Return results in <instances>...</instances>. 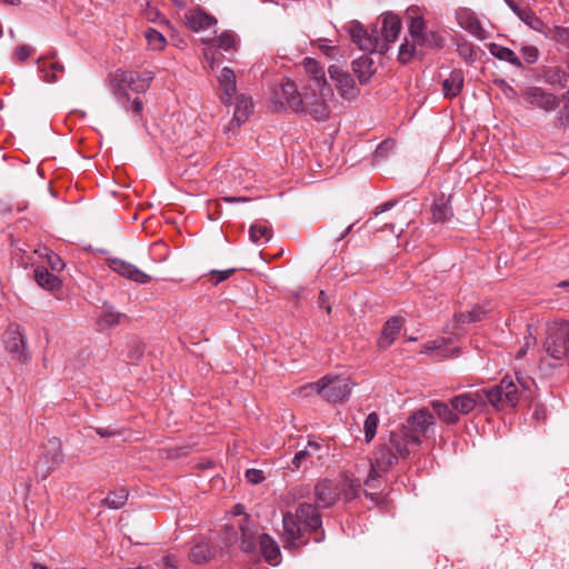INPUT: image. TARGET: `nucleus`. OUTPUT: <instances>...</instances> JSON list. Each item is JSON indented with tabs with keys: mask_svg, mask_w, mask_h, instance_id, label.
Returning <instances> with one entry per match:
<instances>
[{
	"mask_svg": "<svg viewBox=\"0 0 569 569\" xmlns=\"http://www.w3.org/2000/svg\"><path fill=\"white\" fill-rule=\"evenodd\" d=\"M244 476L247 481L252 485H258L264 479L263 472L259 469H248Z\"/></svg>",
	"mask_w": 569,
	"mask_h": 569,
	"instance_id": "54",
	"label": "nucleus"
},
{
	"mask_svg": "<svg viewBox=\"0 0 569 569\" xmlns=\"http://www.w3.org/2000/svg\"><path fill=\"white\" fill-rule=\"evenodd\" d=\"M36 63L39 67V73L42 81L48 83H54L59 79V74L63 73L64 67L60 62H44L43 58H38Z\"/></svg>",
	"mask_w": 569,
	"mask_h": 569,
	"instance_id": "29",
	"label": "nucleus"
},
{
	"mask_svg": "<svg viewBox=\"0 0 569 569\" xmlns=\"http://www.w3.org/2000/svg\"><path fill=\"white\" fill-rule=\"evenodd\" d=\"M253 103L250 97L241 94L237 98L233 118L231 120L232 126H241L246 122L252 112Z\"/></svg>",
	"mask_w": 569,
	"mask_h": 569,
	"instance_id": "30",
	"label": "nucleus"
},
{
	"mask_svg": "<svg viewBox=\"0 0 569 569\" xmlns=\"http://www.w3.org/2000/svg\"><path fill=\"white\" fill-rule=\"evenodd\" d=\"M379 425V416L376 412H371L367 416L363 422L365 440L370 442L376 433Z\"/></svg>",
	"mask_w": 569,
	"mask_h": 569,
	"instance_id": "44",
	"label": "nucleus"
},
{
	"mask_svg": "<svg viewBox=\"0 0 569 569\" xmlns=\"http://www.w3.org/2000/svg\"><path fill=\"white\" fill-rule=\"evenodd\" d=\"M520 52L528 64H533L539 59V50L535 46H522Z\"/></svg>",
	"mask_w": 569,
	"mask_h": 569,
	"instance_id": "46",
	"label": "nucleus"
},
{
	"mask_svg": "<svg viewBox=\"0 0 569 569\" xmlns=\"http://www.w3.org/2000/svg\"><path fill=\"white\" fill-rule=\"evenodd\" d=\"M277 101L281 108H289L293 111H302L308 113L306 101V91L303 96L299 93L297 86L290 79H284L281 82L280 89L274 92Z\"/></svg>",
	"mask_w": 569,
	"mask_h": 569,
	"instance_id": "10",
	"label": "nucleus"
},
{
	"mask_svg": "<svg viewBox=\"0 0 569 569\" xmlns=\"http://www.w3.org/2000/svg\"><path fill=\"white\" fill-rule=\"evenodd\" d=\"M143 355V347L141 343H133L128 352L129 360L133 363L140 360Z\"/></svg>",
	"mask_w": 569,
	"mask_h": 569,
	"instance_id": "56",
	"label": "nucleus"
},
{
	"mask_svg": "<svg viewBox=\"0 0 569 569\" xmlns=\"http://www.w3.org/2000/svg\"><path fill=\"white\" fill-rule=\"evenodd\" d=\"M416 46L409 44L408 41L402 43L399 48L398 58L402 63H407L415 56Z\"/></svg>",
	"mask_w": 569,
	"mask_h": 569,
	"instance_id": "49",
	"label": "nucleus"
},
{
	"mask_svg": "<svg viewBox=\"0 0 569 569\" xmlns=\"http://www.w3.org/2000/svg\"><path fill=\"white\" fill-rule=\"evenodd\" d=\"M543 346L549 357L556 360H569V321L550 322Z\"/></svg>",
	"mask_w": 569,
	"mask_h": 569,
	"instance_id": "6",
	"label": "nucleus"
},
{
	"mask_svg": "<svg viewBox=\"0 0 569 569\" xmlns=\"http://www.w3.org/2000/svg\"><path fill=\"white\" fill-rule=\"evenodd\" d=\"M238 540V529L233 526H224L222 531V541L227 546L233 545Z\"/></svg>",
	"mask_w": 569,
	"mask_h": 569,
	"instance_id": "52",
	"label": "nucleus"
},
{
	"mask_svg": "<svg viewBox=\"0 0 569 569\" xmlns=\"http://www.w3.org/2000/svg\"><path fill=\"white\" fill-rule=\"evenodd\" d=\"M519 19L535 31L542 33L546 30L547 24L529 8L521 12Z\"/></svg>",
	"mask_w": 569,
	"mask_h": 569,
	"instance_id": "42",
	"label": "nucleus"
},
{
	"mask_svg": "<svg viewBox=\"0 0 569 569\" xmlns=\"http://www.w3.org/2000/svg\"><path fill=\"white\" fill-rule=\"evenodd\" d=\"M154 78V73L149 70L138 72L133 70H121L118 69L109 76V89L122 108H128L129 93L131 90L136 93L146 92L151 81Z\"/></svg>",
	"mask_w": 569,
	"mask_h": 569,
	"instance_id": "4",
	"label": "nucleus"
},
{
	"mask_svg": "<svg viewBox=\"0 0 569 569\" xmlns=\"http://www.w3.org/2000/svg\"><path fill=\"white\" fill-rule=\"evenodd\" d=\"M373 64L375 62L372 58H370L367 54H363L352 61V71L355 72L361 84L368 83L373 73L376 72Z\"/></svg>",
	"mask_w": 569,
	"mask_h": 569,
	"instance_id": "27",
	"label": "nucleus"
},
{
	"mask_svg": "<svg viewBox=\"0 0 569 569\" xmlns=\"http://www.w3.org/2000/svg\"><path fill=\"white\" fill-rule=\"evenodd\" d=\"M428 38L423 42H417L418 44H427L429 47L441 48L442 39L435 32H428Z\"/></svg>",
	"mask_w": 569,
	"mask_h": 569,
	"instance_id": "57",
	"label": "nucleus"
},
{
	"mask_svg": "<svg viewBox=\"0 0 569 569\" xmlns=\"http://www.w3.org/2000/svg\"><path fill=\"white\" fill-rule=\"evenodd\" d=\"M320 50L325 56L331 59H335L339 52L337 47L328 44H321Z\"/></svg>",
	"mask_w": 569,
	"mask_h": 569,
	"instance_id": "60",
	"label": "nucleus"
},
{
	"mask_svg": "<svg viewBox=\"0 0 569 569\" xmlns=\"http://www.w3.org/2000/svg\"><path fill=\"white\" fill-rule=\"evenodd\" d=\"M418 7H410L407 10V17L410 19L409 33L415 43L423 42L427 40L428 32L425 31V20L422 16L418 13Z\"/></svg>",
	"mask_w": 569,
	"mask_h": 569,
	"instance_id": "25",
	"label": "nucleus"
},
{
	"mask_svg": "<svg viewBox=\"0 0 569 569\" xmlns=\"http://www.w3.org/2000/svg\"><path fill=\"white\" fill-rule=\"evenodd\" d=\"M342 493L341 483L336 480L322 479L315 486L316 506L330 508L340 499Z\"/></svg>",
	"mask_w": 569,
	"mask_h": 569,
	"instance_id": "12",
	"label": "nucleus"
},
{
	"mask_svg": "<svg viewBox=\"0 0 569 569\" xmlns=\"http://www.w3.org/2000/svg\"><path fill=\"white\" fill-rule=\"evenodd\" d=\"M3 342L7 351L18 361L28 362L31 358L28 350L27 337L19 323H10L3 332Z\"/></svg>",
	"mask_w": 569,
	"mask_h": 569,
	"instance_id": "8",
	"label": "nucleus"
},
{
	"mask_svg": "<svg viewBox=\"0 0 569 569\" xmlns=\"http://www.w3.org/2000/svg\"><path fill=\"white\" fill-rule=\"evenodd\" d=\"M396 203H397L396 200H389V201H386V202L379 204L378 207H376V209L373 211V216H379L382 212L391 210L396 206Z\"/></svg>",
	"mask_w": 569,
	"mask_h": 569,
	"instance_id": "58",
	"label": "nucleus"
},
{
	"mask_svg": "<svg viewBox=\"0 0 569 569\" xmlns=\"http://www.w3.org/2000/svg\"><path fill=\"white\" fill-rule=\"evenodd\" d=\"M465 84V73L461 69H453L442 81V94L446 99L458 97Z\"/></svg>",
	"mask_w": 569,
	"mask_h": 569,
	"instance_id": "24",
	"label": "nucleus"
},
{
	"mask_svg": "<svg viewBox=\"0 0 569 569\" xmlns=\"http://www.w3.org/2000/svg\"><path fill=\"white\" fill-rule=\"evenodd\" d=\"M107 264L112 271L117 272L119 276L131 281H134L137 283L144 284L151 280V277L149 274L140 270L134 264L120 258H108Z\"/></svg>",
	"mask_w": 569,
	"mask_h": 569,
	"instance_id": "15",
	"label": "nucleus"
},
{
	"mask_svg": "<svg viewBox=\"0 0 569 569\" xmlns=\"http://www.w3.org/2000/svg\"><path fill=\"white\" fill-rule=\"evenodd\" d=\"M518 403V390L509 376L503 377L499 383L491 388L463 392L450 399L457 415H468L477 407L491 405L496 409L516 407Z\"/></svg>",
	"mask_w": 569,
	"mask_h": 569,
	"instance_id": "2",
	"label": "nucleus"
},
{
	"mask_svg": "<svg viewBox=\"0 0 569 569\" xmlns=\"http://www.w3.org/2000/svg\"><path fill=\"white\" fill-rule=\"evenodd\" d=\"M351 41L362 51L375 52L380 47V37L378 31V24L373 26L370 31L358 21H351L346 27Z\"/></svg>",
	"mask_w": 569,
	"mask_h": 569,
	"instance_id": "9",
	"label": "nucleus"
},
{
	"mask_svg": "<svg viewBox=\"0 0 569 569\" xmlns=\"http://www.w3.org/2000/svg\"><path fill=\"white\" fill-rule=\"evenodd\" d=\"M405 319L401 316H392L386 320L382 326L377 346L381 350H386L392 346L397 337L403 328Z\"/></svg>",
	"mask_w": 569,
	"mask_h": 569,
	"instance_id": "18",
	"label": "nucleus"
},
{
	"mask_svg": "<svg viewBox=\"0 0 569 569\" xmlns=\"http://www.w3.org/2000/svg\"><path fill=\"white\" fill-rule=\"evenodd\" d=\"M446 338H437L435 340H430L426 342L422 347L421 352L426 355H430L435 351H438L442 348V346L446 343Z\"/></svg>",
	"mask_w": 569,
	"mask_h": 569,
	"instance_id": "53",
	"label": "nucleus"
},
{
	"mask_svg": "<svg viewBox=\"0 0 569 569\" xmlns=\"http://www.w3.org/2000/svg\"><path fill=\"white\" fill-rule=\"evenodd\" d=\"M338 482L341 483V487H342L341 496H343L346 501H351L359 496L360 490H361V485L358 480L345 479V480H341Z\"/></svg>",
	"mask_w": 569,
	"mask_h": 569,
	"instance_id": "43",
	"label": "nucleus"
},
{
	"mask_svg": "<svg viewBox=\"0 0 569 569\" xmlns=\"http://www.w3.org/2000/svg\"><path fill=\"white\" fill-rule=\"evenodd\" d=\"M236 271V269L231 268V269H227V270H211L209 272V281L217 286L218 283L227 280L231 274H233V272Z\"/></svg>",
	"mask_w": 569,
	"mask_h": 569,
	"instance_id": "48",
	"label": "nucleus"
},
{
	"mask_svg": "<svg viewBox=\"0 0 569 569\" xmlns=\"http://www.w3.org/2000/svg\"><path fill=\"white\" fill-rule=\"evenodd\" d=\"M272 236V230L267 224L254 223L249 229L250 240L254 243L268 241Z\"/></svg>",
	"mask_w": 569,
	"mask_h": 569,
	"instance_id": "41",
	"label": "nucleus"
},
{
	"mask_svg": "<svg viewBox=\"0 0 569 569\" xmlns=\"http://www.w3.org/2000/svg\"><path fill=\"white\" fill-rule=\"evenodd\" d=\"M50 264L53 270H62L64 267V263L61 261V259L58 256H54L53 259H50Z\"/></svg>",
	"mask_w": 569,
	"mask_h": 569,
	"instance_id": "63",
	"label": "nucleus"
},
{
	"mask_svg": "<svg viewBox=\"0 0 569 569\" xmlns=\"http://www.w3.org/2000/svg\"><path fill=\"white\" fill-rule=\"evenodd\" d=\"M146 39L148 41V44L153 50H161V49H163V47L166 44V38L163 37V34L161 32H159L158 30L152 29V28H149L146 31Z\"/></svg>",
	"mask_w": 569,
	"mask_h": 569,
	"instance_id": "45",
	"label": "nucleus"
},
{
	"mask_svg": "<svg viewBox=\"0 0 569 569\" xmlns=\"http://www.w3.org/2000/svg\"><path fill=\"white\" fill-rule=\"evenodd\" d=\"M509 8L520 18L521 12H525L527 8L519 7L515 1H508Z\"/></svg>",
	"mask_w": 569,
	"mask_h": 569,
	"instance_id": "64",
	"label": "nucleus"
},
{
	"mask_svg": "<svg viewBox=\"0 0 569 569\" xmlns=\"http://www.w3.org/2000/svg\"><path fill=\"white\" fill-rule=\"evenodd\" d=\"M431 407L437 417L447 425H456L459 422V416L455 411L450 402L432 401Z\"/></svg>",
	"mask_w": 569,
	"mask_h": 569,
	"instance_id": "34",
	"label": "nucleus"
},
{
	"mask_svg": "<svg viewBox=\"0 0 569 569\" xmlns=\"http://www.w3.org/2000/svg\"><path fill=\"white\" fill-rule=\"evenodd\" d=\"M127 318V315L121 313L113 309L112 307H107L103 309L102 313L98 319V323L102 328H112L121 323L123 319Z\"/></svg>",
	"mask_w": 569,
	"mask_h": 569,
	"instance_id": "38",
	"label": "nucleus"
},
{
	"mask_svg": "<svg viewBox=\"0 0 569 569\" xmlns=\"http://www.w3.org/2000/svg\"><path fill=\"white\" fill-rule=\"evenodd\" d=\"M316 393L330 403L348 400L351 393L350 379L347 377L326 375L316 382L302 386L299 395L310 396Z\"/></svg>",
	"mask_w": 569,
	"mask_h": 569,
	"instance_id": "5",
	"label": "nucleus"
},
{
	"mask_svg": "<svg viewBox=\"0 0 569 569\" xmlns=\"http://www.w3.org/2000/svg\"><path fill=\"white\" fill-rule=\"evenodd\" d=\"M331 80L336 82V87L340 94L346 99L356 97L355 81L351 76L339 66H330L328 69Z\"/></svg>",
	"mask_w": 569,
	"mask_h": 569,
	"instance_id": "19",
	"label": "nucleus"
},
{
	"mask_svg": "<svg viewBox=\"0 0 569 569\" xmlns=\"http://www.w3.org/2000/svg\"><path fill=\"white\" fill-rule=\"evenodd\" d=\"M487 305H475L468 311H460L455 315V320L458 323H476L481 321L489 312Z\"/></svg>",
	"mask_w": 569,
	"mask_h": 569,
	"instance_id": "31",
	"label": "nucleus"
},
{
	"mask_svg": "<svg viewBox=\"0 0 569 569\" xmlns=\"http://www.w3.org/2000/svg\"><path fill=\"white\" fill-rule=\"evenodd\" d=\"M398 459L399 457L391 450V447L383 443L375 451L370 469L376 473H385Z\"/></svg>",
	"mask_w": 569,
	"mask_h": 569,
	"instance_id": "20",
	"label": "nucleus"
},
{
	"mask_svg": "<svg viewBox=\"0 0 569 569\" xmlns=\"http://www.w3.org/2000/svg\"><path fill=\"white\" fill-rule=\"evenodd\" d=\"M516 378H517L518 383L521 387V390H520L518 388L517 383L513 382L516 388H517V390H518V400H519L520 397H522L525 395V392L530 391L531 387L535 386V381L530 377H519V376H517ZM512 381H515V380L512 379Z\"/></svg>",
	"mask_w": 569,
	"mask_h": 569,
	"instance_id": "50",
	"label": "nucleus"
},
{
	"mask_svg": "<svg viewBox=\"0 0 569 569\" xmlns=\"http://www.w3.org/2000/svg\"><path fill=\"white\" fill-rule=\"evenodd\" d=\"M435 425V417L428 408H421L413 412L408 419L403 428H408L412 435L420 436L427 435L428 430Z\"/></svg>",
	"mask_w": 569,
	"mask_h": 569,
	"instance_id": "17",
	"label": "nucleus"
},
{
	"mask_svg": "<svg viewBox=\"0 0 569 569\" xmlns=\"http://www.w3.org/2000/svg\"><path fill=\"white\" fill-rule=\"evenodd\" d=\"M459 54L467 61L472 57V49L468 46L459 48Z\"/></svg>",
	"mask_w": 569,
	"mask_h": 569,
	"instance_id": "62",
	"label": "nucleus"
},
{
	"mask_svg": "<svg viewBox=\"0 0 569 569\" xmlns=\"http://www.w3.org/2000/svg\"><path fill=\"white\" fill-rule=\"evenodd\" d=\"M328 453V448L322 442L309 440L307 446L298 450L291 461V468L299 470L306 468L309 463L313 465L316 461L321 460Z\"/></svg>",
	"mask_w": 569,
	"mask_h": 569,
	"instance_id": "13",
	"label": "nucleus"
},
{
	"mask_svg": "<svg viewBox=\"0 0 569 569\" xmlns=\"http://www.w3.org/2000/svg\"><path fill=\"white\" fill-rule=\"evenodd\" d=\"M457 20L461 28L467 30L469 33H471L477 39H479V40L487 39V37H488L487 31L482 28L478 18L470 10L462 9V10L458 11Z\"/></svg>",
	"mask_w": 569,
	"mask_h": 569,
	"instance_id": "22",
	"label": "nucleus"
},
{
	"mask_svg": "<svg viewBox=\"0 0 569 569\" xmlns=\"http://www.w3.org/2000/svg\"><path fill=\"white\" fill-rule=\"evenodd\" d=\"M395 147V141L391 140V139H387L385 141H382L381 143L378 144V147L376 148V156L377 157H385L388 154V152L393 149Z\"/></svg>",
	"mask_w": 569,
	"mask_h": 569,
	"instance_id": "55",
	"label": "nucleus"
},
{
	"mask_svg": "<svg viewBox=\"0 0 569 569\" xmlns=\"http://www.w3.org/2000/svg\"><path fill=\"white\" fill-rule=\"evenodd\" d=\"M163 569H178V561L174 556L167 555L162 558Z\"/></svg>",
	"mask_w": 569,
	"mask_h": 569,
	"instance_id": "59",
	"label": "nucleus"
},
{
	"mask_svg": "<svg viewBox=\"0 0 569 569\" xmlns=\"http://www.w3.org/2000/svg\"><path fill=\"white\" fill-rule=\"evenodd\" d=\"M128 496L129 492L126 488H118L102 499L101 505L108 509L117 510L126 505Z\"/></svg>",
	"mask_w": 569,
	"mask_h": 569,
	"instance_id": "37",
	"label": "nucleus"
},
{
	"mask_svg": "<svg viewBox=\"0 0 569 569\" xmlns=\"http://www.w3.org/2000/svg\"><path fill=\"white\" fill-rule=\"evenodd\" d=\"M207 47L203 49L204 59L209 63L210 69L214 68L216 50L232 57L239 48L240 39L234 31L226 30L218 37L202 40Z\"/></svg>",
	"mask_w": 569,
	"mask_h": 569,
	"instance_id": "7",
	"label": "nucleus"
},
{
	"mask_svg": "<svg viewBox=\"0 0 569 569\" xmlns=\"http://www.w3.org/2000/svg\"><path fill=\"white\" fill-rule=\"evenodd\" d=\"M218 81L223 91L221 101L223 104L230 106L237 93V79L234 71L229 67H224L218 76Z\"/></svg>",
	"mask_w": 569,
	"mask_h": 569,
	"instance_id": "23",
	"label": "nucleus"
},
{
	"mask_svg": "<svg viewBox=\"0 0 569 569\" xmlns=\"http://www.w3.org/2000/svg\"><path fill=\"white\" fill-rule=\"evenodd\" d=\"M319 507L310 502H301L295 513H283V542L287 549H298L308 545L309 538L305 533L313 535V541L320 543L326 535L322 528V517Z\"/></svg>",
	"mask_w": 569,
	"mask_h": 569,
	"instance_id": "1",
	"label": "nucleus"
},
{
	"mask_svg": "<svg viewBox=\"0 0 569 569\" xmlns=\"http://www.w3.org/2000/svg\"><path fill=\"white\" fill-rule=\"evenodd\" d=\"M302 64L309 78L305 101L308 114L317 121H326L330 117L329 101L333 97V91L327 82L323 68L317 60L305 58Z\"/></svg>",
	"mask_w": 569,
	"mask_h": 569,
	"instance_id": "3",
	"label": "nucleus"
},
{
	"mask_svg": "<svg viewBox=\"0 0 569 569\" xmlns=\"http://www.w3.org/2000/svg\"><path fill=\"white\" fill-rule=\"evenodd\" d=\"M432 219L435 222H446L452 217V208L450 201L441 196L437 198L431 207Z\"/></svg>",
	"mask_w": 569,
	"mask_h": 569,
	"instance_id": "35",
	"label": "nucleus"
},
{
	"mask_svg": "<svg viewBox=\"0 0 569 569\" xmlns=\"http://www.w3.org/2000/svg\"><path fill=\"white\" fill-rule=\"evenodd\" d=\"M214 552L213 546L207 541H200L191 548L189 558L193 563H203L210 560Z\"/></svg>",
	"mask_w": 569,
	"mask_h": 569,
	"instance_id": "36",
	"label": "nucleus"
},
{
	"mask_svg": "<svg viewBox=\"0 0 569 569\" xmlns=\"http://www.w3.org/2000/svg\"><path fill=\"white\" fill-rule=\"evenodd\" d=\"M542 34H545L547 39L569 46V28L560 26H546V30H543Z\"/></svg>",
	"mask_w": 569,
	"mask_h": 569,
	"instance_id": "39",
	"label": "nucleus"
},
{
	"mask_svg": "<svg viewBox=\"0 0 569 569\" xmlns=\"http://www.w3.org/2000/svg\"><path fill=\"white\" fill-rule=\"evenodd\" d=\"M34 52V49L28 44H20L16 48L13 58L17 61H26Z\"/></svg>",
	"mask_w": 569,
	"mask_h": 569,
	"instance_id": "51",
	"label": "nucleus"
},
{
	"mask_svg": "<svg viewBox=\"0 0 569 569\" xmlns=\"http://www.w3.org/2000/svg\"><path fill=\"white\" fill-rule=\"evenodd\" d=\"M186 23L192 31H200L217 24V19L201 8L190 9L184 14Z\"/></svg>",
	"mask_w": 569,
	"mask_h": 569,
	"instance_id": "21",
	"label": "nucleus"
},
{
	"mask_svg": "<svg viewBox=\"0 0 569 569\" xmlns=\"http://www.w3.org/2000/svg\"><path fill=\"white\" fill-rule=\"evenodd\" d=\"M381 27H378L379 37L381 39L378 50L386 51L390 43L395 42L401 29L400 19L393 13H385L381 16Z\"/></svg>",
	"mask_w": 569,
	"mask_h": 569,
	"instance_id": "16",
	"label": "nucleus"
},
{
	"mask_svg": "<svg viewBox=\"0 0 569 569\" xmlns=\"http://www.w3.org/2000/svg\"><path fill=\"white\" fill-rule=\"evenodd\" d=\"M523 100L548 113L553 112L560 104V99L541 87H529L521 93Z\"/></svg>",
	"mask_w": 569,
	"mask_h": 569,
	"instance_id": "11",
	"label": "nucleus"
},
{
	"mask_svg": "<svg viewBox=\"0 0 569 569\" xmlns=\"http://www.w3.org/2000/svg\"><path fill=\"white\" fill-rule=\"evenodd\" d=\"M386 443L391 447V450L399 458H407L410 455L411 448L420 445V439L418 436L410 433L408 428L402 427L391 431L389 441Z\"/></svg>",
	"mask_w": 569,
	"mask_h": 569,
	"instance_id": "14",
	"label": "nucleus"
},
{
	"mask_svg": "<svg viewBox=\"0 0 569 569\" xmlns=\"http://www.w3.org/2000/svg\"><path fill=\"white\" fill-rule=\"evenodd\" d=\"M34 280L38 286L49 291L57 290L61 286L59 278L43 267H37L34 269Z\"/></svg>",
	"mask_w": 569,
	"mask_h": 569,
	"instance_id": "32",
	"label": "nucleus"
},
{
	"mask_svg": "<svg viewBox=\"0 0 569 569\" xmlns=\"http://www.w3.org/2000/svg\"><path fill=\"white\" fill-rule=\"evenodd\" d=\"M259 546L263 558L271 566H277L280 563L281 552L279 545L277 541L269 536L268 533H263L259 537Z\"/></svg>",
	"mask_w": 569,
	"mask_h": 569,
	"instance_id": "26",
	"label": "nucleus"
},
{
	"mask_svg": "<svg viewBox=\"0 0 569 569\" xmlns=\"http://www.w3.org/2000/svg\"><path fill=\"white\" fill-rule=\"evenodd\" d=\"M127 112H132L136 121L141 120L143 111V101L137 97L130 102L128 101V108H123Z\"/></svg>",
	"mask_w": 569,
	"mask_h": 569,
	"instance_id": "47",
	"label": "nucleus"
},
{
	"mask_svg": "<svg viewBox=\"0 0 569 569\" xmlns=\"http://www.w3.org/2000/svg\"><path fill=\"white\" fill-rule=\"evenodd\" d=\"M239 530L241 532V542L240 548L244 552H252L256 547V533L257 529L253 523L249 520L248 517H244L239 522Z\"/></svg>",
	"mask_w": 569,
	"mask_h": 569,
	"instance_id": "28",
	"label": "nucleus"
},
{
	"mask_svg": "<svg viewBox=\"0 0 569 569\" xmlns=\"http://www.w3.org/2000/svg\"><path fill=\"white\" fill-rule=\"evenodd\" d=\"M488 50L491 56H493L495 58H497L501 61L509 62L510 64H512L516 68L522 67V62L518 58V56L511 49H509L507 47H503L498 43H489Z\"/></svg>",
	"mask_w": 569,
	"mask_h": 569,
	"instance_id": "33",
	"label": "nucleus"
},
{
	"mask_svg": "<svg viewBox=\"0 0 569 569\" xmlns=\"http://www.w3.org/2000/svg\"><path fill=\"white\" fill-rule=\"evenodd\" d=\"M97 433L102 438H109L116 436L118 432L110 428H97Z\"/></svg>",
	"mask_w": 569,
	"mask_h": 569,
	"instance_id": "61",
	"label": "nucleus"
},
{
	"mask_svg": "<svg viewBox=\"0 0 569 569\" xmlns=\"http://www.w3.org/2000/svg\"><path fill=\"white\" fill-rule=\"evenodd\" d=\"M382 473L372 472V469H370L369 476L365 481V495L367 498H369L372 501L378 500V489L380 487L379 478Z\"/></svg>",
	"mask_w": 569,
	"mask_h": 569,
	"instance_id": "40",
	"label": "nucleus"
}]
</instances>
